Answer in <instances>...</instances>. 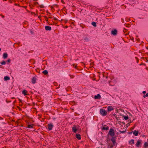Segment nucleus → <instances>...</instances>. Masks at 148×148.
Segmentation results:
<instances>
[{
  "mask_svg": "<svg viewBox=\"0 0 148 148\" xmlns=\"http://www.w3.org/2000/svg\"><path fill=\"white\" fill-rule=\"evenodd\" d=\"M44 17H45V18L46 21H48V18H47V17L46 16H45Z\"/></svg>",
  "mask_w": 148,
  "mask_h": 148,
  "instance_id": "26",
  "label": "nucleus"
},
{
  "mask_svg": "<svg viewBox=\"0 0 148 148\" xmlns=\"http://www.w3.org/2000/svg\"><path fill=\"white\" fill-rule=\"evenodd\" d=\"M47 126L48 129L49 130H51L53 127V125L51 123L48 124Z\"/></svg>",
  "mask_w": 148,
  "mask_h": 148,
  "instance_id": "4",
  "label": "nucleus"
},
{
  "mask_svg": "<svg viewBox=\"0 0 148 148\" xmlns=\"http://www.w3.org/2000/svg\"><path fill=\"white\" fill-rule=\"evenodd\" d=\"M12 99H15V98L14 97H12Z\"/></svg>",
  "mask_w": 148,
  "mask_h": 148,
  "instance_id": "44",
  "label": "nucleus"
},
{
  "mask_svg": "<svg viewBox=\"0 0 148 148\" xmlns=\"http://www.w3.org/2000/svg\"><path fill=\"white\" fill-rule=\"evenodd\" d=\"M90 65H91V66H92V64H91Z\"/></svg>",
  "mask_w": 148,
  "mask_h": 148,
  "instance_id": "49",
  "label": "nucleus"
},
{
  "mask_svg": "<svg viewBox=\"0 0 148 148\" xmlns=\"http://www.w3.org/2000/svg\"><path fill=\"white\" fill-rule=\"evenodd\" d=\"M72 130L74 133H76L77 131V127L75 125H74L72 128Z\"/></svg>",
  "mask_w": 148,
  "mask_h": 148,
  "instance_id": "6",
  "label": "nucleus"
},
{
  "mask_svg": "<svg viewBox=\"0 0 148 148\" xmlns=\"http://www.w3.org/2000/svg\"><path fill=\"white\" fill-rule=\"evenodd\" d=\"M20 105V106H22V105H21V104Z\"/></svg>",
  "mask_w": 148,
  "mask_h": 148,
  "instance_id": "53",
  "label": "nucleus"
},
{
  "mask_svg": "<svg viewBox=\"0 0 148 148\" xmlns=\"http://www.w3.org/2000/svg\"><path fill=\"white\" fill-rule=\"evenodd\" d=\"M143 93L144 94H145V93H146V91H143Z\"/></svg>",
  "mask_w": 148,
  "mask_h": 148,
  "instance_id": "41",
  "label": "nucleus"
},
{
  "mask_svg": "<svg viewBox=\"0 0 148 148\" xmlns=\"http://www.w3.org/2000/svg\"><path fill=\"white\" fill-rule=\"evenodd\" d=\"M132 132H129V134H130L132 133Z\"/></svg>",
  "mask_w": 148,
  "mask_h": 148,
  "instance_id": "47",
  "label": "nucleus"
},
{
  "mask_svg": "<svg viewBox=\"0 0 148 148\" xmlns=\"http://www.w3.org/2000/svg\"><path fill=\"white\" fill-rule=\"evenodd\" d=\"M126 29H125V30H123V32H126Z\"/></svg>",
  "mask_w": 148,
  "mask_h": 148,
  "instance_id": "46",
  "label": "nucleus"
},
{
  "mask_svg": "<svg viewBox=\"0 0 148 148\" xmlns=\"http://www.w3.org/2000/svg\"><path fill=\"white\" fill-rule=\"evenodd\" d=\"M10 79V78L8 76H5L4 78V80L5 81H7L9 80Z\"/></svg>",
  "mask_w": 148,
  "mask_h": 148,
  "instance_id": "18",
  "label": "nucleus"
},
{
  "mask_svg": "<svg viewBox=\"0 0 148 148\" xmlns=\"http://www.w3.org/2000/svg\"><path fill=\"white\" fill-rule=\"evenodd\" d=\"M109 129V127L108 126L106 125H104L103 127L101 128V130L102 131L106 130H107Z\"/></svg>",
  "mask_w": 148,
  "mask_h": 148,
  "instance_id": "5",
  "label": "nucleus"
},
{
  "mask_svg": "<svg viewBox=\"0 0 148 148\" xmlns=\"http://www.w3.org/2000/svg\"><path fill=\"white\" fill-rule=\"evenodd\" d=\"M16 102V101L15 100L14 102V103H15Z\"/></svg>",
  "mask_w": 148,
  "mask_h": 148,
  "instance_id": "48",
  "label": "nucleus"
},
{
  "mask_svg": "<svg viewBox=\"0 0 148 148\" xmlns=\"http://www.w3.org/2000/svg\"><path fill=\"white\" fill-rule=\"evenodd\" d=\"M122 124H123L124 125L125 124V123L124 122H122L121 123Z\"/></svg>",
  "mask_w": 148,
  "mask_h": 148,
  "instance_id": "43",
  "label": "nucleus"
},
{
  "mask_svg": "<svg viewBox=\"0 0 148 148\" xmlns=\"http://www.w3.org/2000/svg\"><path fill=\"white\" fill-rule=\"evenodd\" d=\"M33 124L28 125L27 126V127L29 128H32L33 127Z\"/></svg>",
  "mask_w": 148,
  "mask_h": 148,
  "instance_id": "19",
  "label": "nucleus"
},
{
  "mask_svg": "<svg viewBox=\"0 0 148 148\" xmlns=\"http://www.w3.org/2000/svg\"><path fill=\"white\" fill-rule=\"evenodd\" d=\"M100 113L102 116H104L107 115V112L103 109H101L100 110Z\"/></svg>",
  "mask_w": 148,
  "mask_h": 148,
  "instance_id": "2",
  "label": "nucleus"
},
{
  "mask_svg": "<svg viewBox=\"0 0 148 148\" xmlns=\"http://www.w3.org/2000/svg\"><path fill=\"white\" fill-rule=\"evenodd\" d=\"M19 101V103L22 102V100L18 98Z\"/></svg>",
  "mask_w": 148,
  "mask_h": 148,
  "instance_id": "34",
  "label": "nucleus"
},
{
  "mask_svg": "<svg viewBox=\"0 0 148 148\" xmlns=\"http://www.w3.org/2000/svg\"><path fill=\"white\" fill-rule=\"evenodd\" d=\"M37 79L35 77H33L32 79V84H34L36 82V80Z\"/></svg>",
  "mask_w": 148,
  "mask_h": 148,
  "instance_id": "10",
  "label": "nucleus"
},
{
  "mask_svg": "<svg viewBox=\"0 0 148 148\" xmlns=\"http://www.w3.org/2000/svg\"><path fill=\"white\" fill-rule=\"evenodd\" d=\"M42 73L45 75H47L48 73V71L46 70H45L43 71Z\"/></svg>",
  "mask_w": 148,
  "mask_h": 148,
  "instance_id": "17",
  "label": "nucleus"
},
{
  "mask_svg": "<svg viewBox=\"0 0 148 148\" xmlns=\"http://www.w3.org/2000/svg\"><path fill=\"white\" fill-rule=\"evenodd\" d=\"M1 49L0 48V51H1Z\"/></svg>",
  "mask_w": 148,
  "mask_h": 148,
  "instance_id": "51",
  "label": "nucleus"
},
{
  "mask_svg": "<svg viewBox=\"0 0 148 148\" xmlns=\"http://www.w3.org/2000/svg\"><path fill=\"white\" fill-rule=\"evenodd\" d=\"M108 110V111H111L114 109V108L112 106H109L107 108Z\"/></svg>",
  "mask_w": 148,
  "mask_h": 148,
  "instance_id": "9",
  "label": "nucleus"
},
{
  "mask_svg": "<svg viewBox=\"0 0 148 148\" xmlns=\"http://www.w3.org/2000/svg\"><path fill=\"white\" fill-rule=\"evenodd\" d=\"M1 16H2V17L3 18H4V17H5V16H4L3 15H1Z\"/></svg>",
  "mask_w": 148,
  "mask_h": 148,
  "instance_id": "42",
  "label": "nucleus"
},
{
  "mask_svg": "<svg viewBox=\"0 0 148 148\" xmlns=\"http://www.w3.org/2000/svg\"><path fill=\"white\" fill-rule=\"evenodd\" d=\"M144 147L145 148H148V143L147 142H145L144 145Z\"/></svg>",
  "mask_w": 148,
  "mask_h": 148,
  "instance_id": "15",
  "label": "nucleus"
},
{
  "mask_svg": "<svg viewBox=\"0 0 148 148\" xmlns=\"http://www.w3.org/2000/svg\"><path fill=\"white\" fill-rule=\"evenodd\" d=\"M6 102H7V103H8V102L7 101V100H6Z\"/></svg>",
  "mask_w": 148,
  "mask_h": 148,
  "instance_id": "50",
  "label": "nucleus"
},
{
  "mask_svg": "<svg viewBox=\"0 0 148 148\" xmlns=\"http://www.w3.org/2000/svg\"><path fill=\"white\" fill-rule=\"evenodd\" d=\"M36 71L37 72L39 73V72H40V70H39V69H36Z\"/></svg>",
  "mask_w": 148,
  "mask_h": 148,
  "instance_id": "30",
  "label": "nucleus"
},
{
  "mask_svg": "<svg viewBox=\"0 0 148 148\" xmlns=\"http://www.w3.org/2000/svg\"><path fill=\"white\" fill-rule=\"evenodd\" d=\"M128 121L129 122H130V123H131L132 122L130 119L128 120Z\"/></svg>",
  "mask_w": 148,
  "mask_h": 148,
  "instance_id": "39",
  "label": "nucleus"
},
{
  "mask_svg": "<svg viewBox=\"0 0 148 148\" xmlns=\"http://www.w3.org/2000/svg\"><path fill=\"white\" fill-rule=\"evenodd\" d=\"M7 55H8L7 53H4L3 54V56H7Z\"/></svg>",
  "mask_w": 148,
  "mask_h": 148,
  "instance_id": "33",
  "label": "nucleus"
},
{
  "mask_svg": "<svg viewBox=\"0 0 148 148\" xmlns=\"http://www.w3.org/2000/svg\"><path fill=\"white\" fill-rule=\"evenodd\" d=\"M128 116H124V118H123V119L125 120H127L128 119Z\"/></svg>",
  "mask_w": 148,
  "mask_h": 148,
  "instance_id": "22",
  "label": "nucleus"
},
{
  "mask_svg": "<svg viewBox=\"0 0 148 148\" xmlns=\"http://www.w3.org/2000/svg\"><path fill=\"white\" fill-rule=\"evenodd\" d=\"M142 140H138L137 141L136 143V146L137 147H141V146L140 145V144H141Z\"/></svg>",
  "mask_w": 148,
  "mask_h": 148,
  "instance_id": "3",
  "label": "nucleus"
},
{
  "mask_svg": "<svg viewBox=\"0 0 148 148\" xmlns=\"http://www.w3.org/2000/svg\"><path fill=\"white\" fill-rule=\"evenodd\" d=\"M113 115L114 116H115L116 119H117V115L115 114H113Z\"/></svg>",
  "mask_w": 148,
  "mask_h": 148,
  "instance_id": "29",
  "label": "nucleus"
},
{
  "mask_svg": "<svg viewBox=\"0 0 148 148\" xmlns=\"http://www.w3.org/2000/svg\"><path fill=\"white\" fill-rule=\"evenodd\" d=\"M138 131L134 130L133 132L134 134L136 136H138Z\"/></svg>",
  "mask_w": 148,
  "mask_h": 148,
  "instance_id": "14",
  "label": "nucleus"
},
{
  "mask_svg": "<svg viewBox=\"0 0 148 148\" xmlns=\"http://www.w3.org/2000/svg\"><path fill=\"white\" fill-rule=\"evenodd\" d=\"M17 108L20 111H21L22 110L21 109L20 107L18 106L17 107Z\"/></svg>",
  "mask_w": 148,
  "mask_h": 148,
  "instance_id": "32",
  "label": "nucleus"
},
{
  "mask_svg": "<svg viewBox=\"0 0 148 148\" xmlns=\"http://www.w3.org/2000/svg\"><path fill=\"white\" fill-rule=\"evenodd\" d=\"M7 61L8 62H10V59H9L8 60H7Z\"/></svg>",
  "mask_w": 148,
  "mask_h": 148,
  "instance_id": "38",
  "label": "nucleus"
},
{
  "mask_svg": "<svg viewBox=\"0 0 148 148\" xmlns=\"http://www.w3.org/2000/svg\"><path fill=\"white\" fill-rule=\"evenodd\" d=\"M135 58L136 59L137 63H138L139 61V60L138 59V58L136 57H135Z\"/></svg>",
  "mask_w": 148,
  "mask_h": 148,
  "instance_id": "27",
  "label": "nucleus"
},
{
  "mask_svg": "<svg viewBox=\"0 0 148 148\" xmlns=\"http://www.w3.org/2000/svg\"><path fill=\"white\" fill-rule=\"evenodd\" d=\"M20 105V106H22V105H21V104Z\"/></svg>",
  "mask_w": 148,
  "mask_h": 148,
  "instance_id": "52",
  "label": "nucleus"
},
{
  "mask_svg": "<svg viewBox=\"0 0 148 148\" xmlns=\"http://www.w3.org/2000/svg\"><path fill=\"white\" fill-rule=\"evenodd\" d=\"M120 132L121 133H125V132H126V131H120Z\"/></svg>",
  "mask_w": 148,
  "mask_h": 148,
  "instance_id": "31",
  "label": "nucleus"
},
{
  "mask_svg": "<svg viewBox=\"0 0 148 148\" xmlns=\"http://www.w3.org/2000/svg\"><path fill=\"white\" fill-rule=\"evenodd\" d=\"M75 136L78 140H80L81 139V136L80 134H76Z\"/></svg>",
  "mask_w": 148,
  "mask_h": 148,
  "instance_id": "13",
  "label": "nucleus"
},
{
  "mask_svg": "<svg viewBox=\"0 0 148 148\" xmlns=\"http://www.w3.org/2000/svg\"><path fill=\"white\" fill-rule=\"evenodd\" d=\"M8 56H3L4 59L6 58Z\"/></svg>",
  "mask_w": 148,
  "mask_h": 148,
  "instance_id": "36",
  "label": "nucleus"
},
{
  "mask_svg": "<svg viewBox=\"0 0 148 148\" xmlns=\"http://www.w3.org/2000/svg\"><path fill=\"white\" fill-rule=\"evenodd\" d=\"M1 15H2V14H0V16H1Z\"/></svg>",
  "mask_w": 148,
  "mask_h": 148,
  "instance_id": "54",
  "label": "nucleus"
},
{
  "mask_svg": "<svg viewBox=\"0 0 148 148\" xmlns=\"http://www.w3.org/2000/svg\"><path fill=\"white\" fill-rule=\"evenodd\" d=\"M77 66H76L75 67V69H77Z\"/></svg>",
  "mask_w": 148,
  "mask_h": 148,
  "instance_id": "45",
  "label": "nucleus"
},
{
  "mask_svg": "<svg viewBox=\"0 0 148 148\" xmlns=\"http://www.w3.org/2000/svg\"><path fill=\"white\" fill-rule=\"evenodd\" d=\"M101 98V96L99 94H98L97 95H95L94 97V98L95 99H99Z\"/></svg>",
  "mask_w": 148,
  "mask_h": 148,
  "instance_id": "12",
  "label": "nucleus"
},
{
  "mask_svg": "<svg viewBox=\"0 0 148 148\" xmlns=\"http://www.w3.org/2000/svg\"><path fill=\"white\" fill-rule=\"evenodd\" d=\"M1 64L2 65H5V61H3L1 62Z\"/></svg>",
  "mask_w": 148,
  "mask_h": 148,
  "instance_id": "23",
  "label": "nucleus"
},
{
  "mask_svg": "<svg viewBox=\"0 0 148 148\" xmlns=\"http://www.w3.org/2000/svg\"><path fill=\"white\" fill-rule=\"evenodd\" d=\"M66 28H67V27H67V26H66Z\"/></svg>",
  "mask_w": 148,
  "mask_h": 148,
  "instance_id": "55",
  "label": "nucleus"
},
{
  "mask_svg": "<svg viewBox=\"0 0 148 148\" xmlns=\"http://www.w3.org/2000/svg\"><path fill=\"white\" fill-rule=\"evenodd\" d=\"M40 7L41 8H44V6L42 5H40Z\"/></svg>",
  "mask_w": 148,
  "mask_h": 148,
  "instance_id": "28",
  "label": "nucleus"
},
{
  "mask_svg": "<svg viewBox=\"0 0 148 148\" xmlns=\"http://www.w3.org/2000/svg\"><path fill=\"white\" fill-rule=\"evenodd\" d=\"M74 66V64H73V66Z\"/></svg>",
  "mask_w": 148,
  "mask_h": 148,
  "instance_id": "56",
  "label": "nucleus"
},
{
  "mask_svg": "<svg viewBox=\"0 0 148 148\" xmlns=\"http://www.w3.org/2000/svg\"><path fill=\"white\" fill-rule=\"evenodd\" d=\"M111 141H112L113 144H116V138L115 137H112L111 139Z\"/></svg>",
  "mask_w": 148,
  "mask_h": 148,
  "instance_id": "7",
  "label": "nucleus"
},
{
  "mask_svg": "<svg viewBox=\"0 0 148 148\" xmlns=\"http://www.w3.org/2000/svg\"><path fill=\"white\" fill-rule=\"evenodd\" d=\"M111 34L113 35L116 36L117 34V31L116 29H114L111 32Z\"/></svg>",
  "mask_w": 148,
  "mask_h": 148,
  "instance_id": "8",
  "label": "nucleus"
},
{
  "mask_svg": "<svg viewBox=\"0 0 148 148\" xmlns=\"http://www.w3.org/2000/svg\"><path fill=\"white\" fill-rule=\"evenodd\" d=\"M22 93L25 96L27 95V92L26 90H23L22 91Z\"/></svg>",
  "mask_w": 148,
  "mask_h": 148,
  "instance_id": "16",
  "label": "nucleus"
},
{
  "mask_svg": "<svg viewBox=\"0 0 148 148\" xmlns=\"http://www.w3.org/2000/svg\"><path fill=\"white\" fill-rule=\"evenodd\" d=\"M45 30L47 31H50L51 29V27L48 26H46L45 27Z\"/></svg>",
  "mask_w": 148,
  "mask_h": 148,
  "instance_id": "11",
  "label": "nucleus"
},
{
  "mask_svg": "<svg viewBox=\"0 0 148 148\" xmlns=\"http://www.w3.org/2000/svg\"><path fill=\"white\" fill-rule=\"evenodd\" d=\"M116 144H113L112 145H111L110 146V148H113V147L116 145Z\"/></svg>",
  "mask_w": 148,
  "mask_h": 148,
  "instance_id": "24",
  "label": "nucleus"
},
{
  "mask_svg": "<svg viewBox=\"0 0 148 148\" xmlns=\"http://www.w3.org/2000/svg\"><path fill=\"white\" fill-rule=\"evenodd\" d=\"M92 25L94 27L96 26V24L95 22H93L92 23Z\"/></svg>",
  "mask_w": 148,
  "mask_h": 148,
  "instance_id": "20",
  "label": "nucleus"
},
{
  "mask_svg": "<svg viewBox=\"0 0 148 148\" xmlns=\"http://www.w3.org/2000/svg\"><path fill=\"white\" fill-rule=\"evenodd\" d=\"M85 40H88V39L87 37H86L85 39H84Z\"/></svg>",
  "mask_w": 148,
  "mask_h": 148,
  "instance_id": "37",
  "label": "nucleus"
},
{
  "mask_svg": "<svg viewBox=\"0 0 148 148\" xmlns=\"http://www.w3.org/2000/svg\"><path fill=\"white\" fill-rule=\"evenodd\" d=\"M129 142L132 144H134V140L133 139L131 140Z\"/></svg>",
  "mask_w": 148,
  "mask_h": 148,
  "instance_id": "21",
  "label": "nucleus"
},
{
  "mask_svg": "<svg viewBox=\"0 0 148 148\" xmlns=\"http://www.w3.org/2000/svg\"><path fill=\"white\" fill-rule=\"evenodd\" d=\"M115 135L114 131V129L112 128H110L108 133V135H110L111 137H114Z\"/></svg>",
  "mask_w": 148,
  "mask_h": 148,
  "instance_id": "1",
  "label": "nucleus"
},
{
  "mask_svg": "<svg viewBox=\"0 0 148 148\" xmlns=\"http://www.w3.org/2000/svg\"><path fill=\"white\" fill-rule=\"evenodd\" d=\"M53 19L55 20H57V19L56 18V17H54L53 18Z\"/></svg>",
  "mask_w": 148,
  "mask_h": 148,
  "instance_id": "40",
  "label": "nucleus"
},
{
  "mask_svg": "<svg viewBox=\"0 0 148 148\" xmlns=\"http://www.w3.org/2000/svg\"><path fill=\"white\" fill-rule=\"evenodd\" d=\"M148 97V93H147L146 95H144L143 97L145 98L146 97Z\"/></svg>",
  "mask_w": 148,
  "mask_h": 148,
  "instance_id": "25",
  "label": "nucleus"
},
{
  "mask_svg": "<svg viewBox=\"0 0 148 148\" xmlns=\"http://www.w3.org/2000/svg\"><path fill=\"white\" fill-rule=\"evenodd\" d=\"M130 125V123H127V124H126V126H127V127H128V126H129Z\"/></svg>",
  "mask_w": 148,
  "mask_h": 148,
  "instance_id": "35",
  "label": "nucleus"
}]
</instances>
